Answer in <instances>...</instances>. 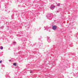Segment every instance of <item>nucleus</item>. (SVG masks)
I'll return each mask as SVG.
<instances>
[{
    "mask_svg": "<svg viewBox=\"0 0 78 78\" xmlns=\"http://www.w3.org/2000/svg\"><path fill=\"white\" fill-rule=\"evenodd\" d=\"M13 65L14 66H16V63H13Z\"/></svg>",
    "mask_w": 78,
    "mask_h": 78,
    "instance_id": "nucleus-3",
    "label": "nucleus"
},
{
    "mask_svg": "<svg viewBox=\"0 0 78 78\" xmlns=\"http://www.w3.org/2000/svg\"><path fill=\"white\" fill-rule=\"evenodd\" d=\"M2 62V61H0V63H1V62Z\"/></svg>",
    "mask_w": 78,
    "mask_h": 78,
    "instance_id": "nucleus-6",
    "label": "nucleus"
},
{
    "mask_svg": "<svg viewBox=\"0 0 78 78\" xmlns=\"http://www.w3.org/2000/svg\"><path fill=\"white\" fill-rule=\"evenodd\" d=\"M3 47L2 46H1V50H3Z\"/></svg>",
    "mask_w": 78,
    "mask_h": 78,
    "instance_id": "nucleus-2",
    "label": "nucleus"
},
{
    "mask_svg": "<svg viewBox=\"0 0 78 78\" xmlns=\"http://www.w3.org/2000/svg\"><path fill=\"white\" fill-rule=\"evenodd\" d=\"M55 6L54 5V6H53V7H51V8H55Z\"/></svg>",
    "mask_w": 78,
    "mask_h": 78,
    "instance_id": "nucleus-4",
    "label": "nucleus"
},
{
    "mask_svg": "<svg viewBox=\"0 0 78 78\" xmlns=\"http://www.w3.org/2000/svg\"><path fill=\"white\" fill-rule=\"evenodd\" d=\"M30 73H32V72L30 71Z\"/></svg>",
    "mask_w": 78,
    "mask_h": 78,
    "instance_id": "nucleus-8",
    "label": "nucleus"
},
{
    "mask_svg": "<svg viewBox=\"0 0 78 78\" xmlns=\"http://www.w3.org/2000/svg\"><path fill=\"white\" fill-rule=\"evenodd\" d=\"M56 28H57L56 26H52V29H53L54 30H56Z\"/></svg>",
    "mask_w": 78,
    "mask_h": 78,
    "instance_id": "nucleus-1",
    "label": "nucleus"
},
{
    "mask_svg": "<svg viewBox=\"0 0 78 78\" xmlns=\"http://www.w3.org/2000/svg\"><path fill=\"white\" fill-rule=\"evenodd\" d=\"M13 44H16V42H13Z\"/></svg>",
    "mask_w": 78,
    "mask_h": 78,
    "instance_id": "nucleus-5",
    "label": "nucleus"
},
{
    "mask_svg": "<svg viewBox=\"0 0 78 78\" xmlns=\"http://www.w3.org/2000/svg\"><path fill=\"white\" fill-rule=\"evenodd\" d=\"M58 6H60V4H58Z\"/></svg>",
    "mask_w": 78,
    "mask_h": 78,
    "instance_id": "nucleus-7",
    "label": "nucleus"
}]
</instances>
